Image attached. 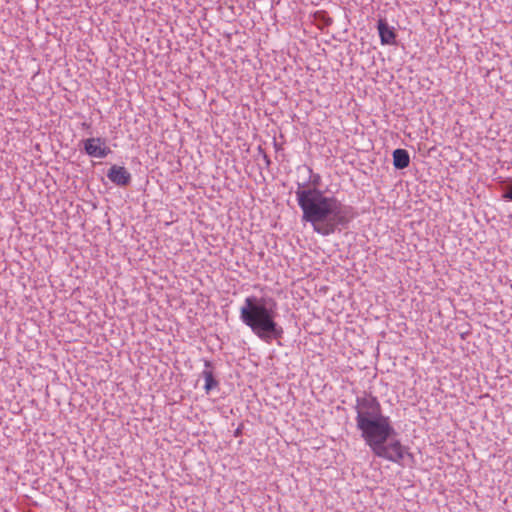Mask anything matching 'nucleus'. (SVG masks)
<instances>
[{
    "label": "nucleus",
    "instance_id": "f257e3e1",
    "mask_svg": "<svg viewBox=\"0 0 512 512\" xmlns=\"http://www.w3.org/2000/svg\"><path fill=\"white\" fill-rule=\"evenodd\" d=\"M308 180L297 182L296 198L302 210V220L311 224L314 232L328 236L350 221L349 208L334 196L319 189L321 177L305 167Z\"/></svg>",
    "mask_w": 512,
    "mask_h": 512
},
{
    "label": "nucleus",
    "instance_id": "f03ea898",
    "mask_svg": "<svg viewBox=\"0 0 512 512\" xmlns=\"http://www.w3.org/2000/svg\"><path fill=\"white\" fill-rule=\"evenodd\" d=\"M356 423L362 437L372 452L380 458L404 465L408 459L414 462L409 448L397 439H388L395 433L390 419L382 415L381 406L375 398H363L356 406Z\"/></svg>",
    "mask_w": 512,
    "mask_h": 512
},
{
    "label": "nucleus",
    "instance_id": "7ed1b4c3",
    "mask_svg": "<svg viewBox=\"0 0 512 512\" xmlns=\"http://www.w3.org/2000/svg\"><path fill=\"white\" fill-rule=\"evenodd\" d=\"M276 303L271 301L269 306L264 299L247 297L240 309V318L253 333L266 343H270L273 335L279 334L275 321Z\"/></svg>",
    "mask_w": 512,
    "mask_h": 512
},
{
    "label": "nucleus",
    "instance_id": "20e7f679",
    "mask_svg": "<svg viewBox=\"0 0 512 512\" xmlns=\"http://www.w3.org/2000/svg\"><path fill=\"white\" fill-rule=\"evenodd\" d=\"M84 150L89 156L95 158H104L111 152L106 141L99 137L86 139L84 141Z\"/></svg>",
    "mask_w": 512,
    "mask_h": 512
},
{
    "label": "nucleus",
    "instance_id": "39448f33",
    "mask_svg": "<svg viewBox=\"0 0 512 512\" xmlns=\"http://www.w3.org/2000/svg\"><path fill=\"white\" fill-rule=\"evenodd\" d=\"M108 178L115 184L125 186L130 182L129 172L121 166H112L108 172Z\"/></svg>",
    "mask_w": 512,
    "mask_h": 512
},
{
    "label": "nucleus",
    "instance_id": "423d86ee",
    "mask_svg": "<svg viewBox=\"0 0 512 512\" xmlns=\"http://www.w3.org/2000/svg\"><path fill=\"white\" fill-rule=\"evenodd\" d=\"M378 32L381 39L382 44L391 45L395 42V32L392 27H390L387 22L383 19L378 21Z\"/></svg>",
    "mask_w": 512,
    "mask_h": 512
},
{
    "label": "nucleus",
    "instance_id": "0eeeda50",
    "mask_svg": "<svg viewBox=\"0 0 512 512\" xmlns=\"http://www.w3.org/2000/svg\"><path fill=\"white\" fill-rule=\"evenodd\" d=\"M393 165L396 169H404L410 164V156L405 149L393 151Z\"/></svg>",
    "mask_w": 512,
    "mask_h": 512
},
{
    "label": "nucleus",
    "instance_id": "6e6552de",
    "mask_svg": "<svg viewBox=\"0 0 512 512\" xmlns=\"http://www.w3.org/2000/svg\"><path fill=\"white\" fill-rule=\"evenodd\" d=\"M202 377L205 380L204 389L209 393L212 389L218 386V382L214 378V374L209 361L205 362V369L202 371Z\"/></svg>",
    "mask_w": 512,
    "mask_h": 512
},
{
    "label": "nucleus",
    "instance_id": "1a4fd4ad",
    "mask_svg": "<svg viewBox=\"0 0 512 512\" xmlns=\"http://www.w3.org/2000/svg\"><path fill=\"white\" fill-rule=\"evenodd\" d=\"M504 198L512 201V187L505 193Z\"/></svg>",
    "mask_w": 512,
    "mask_h": 512
}]
</instances>
